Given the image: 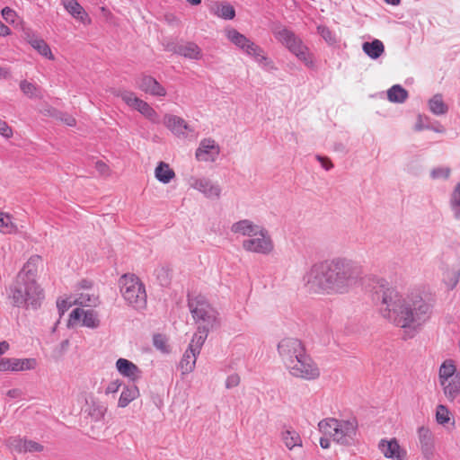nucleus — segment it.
Here are the masks:
<instances>
[{
	"label": "nucleus",
	"mask_w": 460,
	"mask_h": 460,
	"mask_svg": "<svg viewBox=\"0 0 460 460\" xmlns=\"http://www.w3.org/2000/svg\"><path fill=\"white\" fill-rule=\"evenodd\" d=\"M373 296L382 315L411 336L429 318L430 306L420 296L402 295L384 279L374 287Z\"/></svg>",
	"instance_id": "nucleus-1"
},
{
	"label": "nucleus",
	"mask_w": 460,
	"mask_h": 460,
	"mask_svg": "<svg viewBox=\"0 0 460 460\" xmlns=\"http://www.w3.org/2000/svg\"><path fill=\"white\" fill-rule=\"evenodd\" d=\"M360 269L352 260L335 257L313 264L303 277L305 287L316 294L350 292L360 280Z\"/></svg>",
	"instance_id": "nucleus-2"
},
{
	"label": "nucleus",
	"mask_w": 460,
	"mask_h": 460,
	"mask_svg": "<svg viewBox=\"0 0 460 460\" xmlns=\"http://www.w3.org/2000/svg\"><path fill=\"white\" fill-rule=\"evenodd\" d=\"M10 297L15 306L36 309L43 299V294L36 280L16 278L10 289Z\"/></svg>",
	"instance_id": "nucleus-3"
},
{
	"label": "nucleus",
	"mask_w": 460,
	"mask_h": 460,
	"mask_svg": "<svg viewBox=\"0 0 460 460\" xmlns=\"http://www.w3.org/2000/svg\"><path fill=\"white\" fill-rule=\"evenodd\" d=\"M121 296L128 305L136 310L146 307L147 295L145 285L135 274H124L119 280Z\"/></svg>",
	"instance_id": "nucleus-4"
},
{
	"label": "nucleus",
	"mask_w": 460,
	"mask_h": 460,
	"mask_svg": "<svg viewBox=\"0 0 460 460\" xmlns=\"http://www.w3.org/2000/svg\"><path fill=\"white\" fill-rule=\"evenodd\" d=\"M438 383L449 402L460 396V372L453 359L444 360L438 368Z\"/></svg>",
	"instance_id": "nucleus-5"
},
{
	"label": "nucleus",
	"mask_w": 460,
	"mask_h": 460,
	"mask_svg": "<svg viewBox=\"0 0 460 460\" xmlns=\"http://www.w3.org/2000/svg\"><path fill=\"white\" fill-rule=\"evenodd\" d=\"M189 307L199 327L215 328L218 325V314L204 296H190Z\"/></svg>",
	"instance_id": "nucleus-6"
},
{
	"label": "nucleus",
	"mask_w": 460,
	"mask_h": 460,
	"mask_svg": "<svg viewBox=\"0 0 460 460\" xmlns=\"http://www.w3.org/2000/svg\"><path fill=\"white\" fill-rule=\"evenodd\" d=\"M276 39L285 45L306 66H314V58L308 48L295 33L285 27H278L273 31Z\"/></svg>",
	"instance_id": "nucleus-7"
},
{
	"label": "nucleus",
	"mask_w": 460,
	"mask_h": 460,
	"mask_svg": "<svg viewBox=\"0 0 460 460\" xmlns=\"http://www.w3.org/2000/svg\"><path fill=\"white\" fill-rule=\"evenodd\" d=\"M290 376L296 378L313 381L319 378L321 370L306 352L286 367Z\"/></svg>",
	"instance_id": "nucleus-8"
},
{
	"label": "nucleus",
	"mask_w": 460,
	"mask_h": 460,
	"mask_svg": "<svg viewBox=\"0 0 460 460\" xmlns=\"http://www.w3.org/2000/svg\"><path fill=\"white\" fill-rule=\"evenodd\" d=\"M244 251L269 255L274 251V243L268 230L261 226L252 236L242 242Z\"/></svg>",
	"instance_id": "nucleus-9"
},
{
	"label": "nucleus",
	"mask_w": 460,
	"mask_h": 460,
	"mask_svg": "<svg viewBox=\"0 0 460 460\" xmlns=\"http://www.w3.org/2000/svg\"><path fill=\"white\" fill-rule=\"evenodd\" d=\"M278 352L285 367L306 352L303 342L294 337H285L278 344Z\"/></svg>",
	"instance_id": "nucleus-10"
},
{
	"label": "nucleus",
	"mask_w": 460,
	"mask_h": 460,
	"mask_svg": "<svg viewBox=\"0 0 460 460\" xmlns=\"http://www.w3.org/2000/svg\"><path fill=\"white\" fill-rule=\"evenodd\" d=\"M128 106L140 112L144 117L153 123H159V115L157 112L145 101L137 97L130 91H119L117 93Z\"/></svg>",
	"instance_id": "nucleus-11"
},
{
	"label": "nucleus",
	"mask_w": 460,
	"mask_h": 460,
	"mask_svg": "<svg viewBox=\"0 0 460 460\" xmlns=\"http://www.w3.org/2000/svg\"><path fill=\"white\" fill-rule=\"evenodd\" d=\"M164 125L172 135L181 139H186L194 133V128L184 119L173 114L164 116Z\"/></svg>",
	"instance_id": "nucleus-12"
},
{
	"label": "nucleus",
	"mask_w": 460,
	"mask_h": 460,
	"mask_svg": "<svg viewBox=\"0 0 460 460\" xmlns=\"http://www.w3.org/2000/svg\"><path fill=\"white\" fill-rule=\"evenodd\" d=\"M220 154V146L217 142L210 138L200 140L198 148L195 151V158L199 162H215Z\"/></svg>",
	"instance_id": "nucleus-13"
},
{
	"label": "nucleus",
	"mask_w": 460,
	"mask_h": 460,
	"mask_svg": "<svg viewBox=\"0 0 460 460\" xmlns=\"http://www.w3.org/2000/svg\"><path fill=\"white\" fill-rule=\"evenodd\" d=\"M190 188L201 192L208 199H218L221 194V188L208 178L191 176L188 180Z\"/></svg>",
	"instance_id": "nucleus-14"
},
{
	"label": "nucleus",
	"mask_w": 460,
	"mask_h": 460,
	"mask_svg": "<svg viewBox=\"0 0 460 460\" xmlns=\"http://www.w3.org/2000/svg\"><path fill=\"white\" fill-rule=\"evenodd\" d=\"M358 429V421L355 419L338 420L335 442L341 445H349L354 439Z\"/></svg>",
	"instance_id": "nucleus-15"
},
{
	"label": "nucleus",
	"mask_w": 460,
	"mask_h": 460,
	"mask_svg": "<svg viewBox=\"0 0 460 460\" xmlns=\"http://www.w3.org/2000/svg\"><path fill=\"white\" fill-rule=\"evenodd\" d=\"M419 447L424 458L429 460L435 452V441L432 431L429 427L420 426L417 429Z\"/></svg>",
	"instance_id": "nucleus-16"
},
{
	"label": "nucleus",
	"mask_w": 460,
	"mask_h": 460,
	"mask_svg": "<svg viewBox=\"0 0 460 460\" xmlns=\"http://www.w3.org/2000/svg\"><path fill=\"white\" fill-rule=\"evenodd\" d=\"M379 449L386 458L396 460L406 459V450L401 447L396 438L381 439L378 445Z\"/></svg>",
	"instance_id": "nucleus-17"
},
{
	"label": "nucleus",
	"mask_w": 460,
	"mask_h": 460,
	"mask_svg": "<svg viewBox=\"0 0 460 460\" xmlns=\"http://www.w3.org/2000/svg\"><path fill=\"white\" fill-rule=\"evenodd\" d=\"M83 317V325L88 328H97L100 325V320L96 313L93 310H84L81 308L74 309L69 316V325H74Z\"/></svg>",
	"instance_id": "nucleus-18"
},
{
	"label": "nucleus",
	"mask_w": 460,
	"mask_h": 460,
	"mask_svg": "<svg viewBox=\"0 0 460 460\" xmlns=\"http://www.w3.org/2000/svg\"><path fill=\"white\" fill-rule=\"evenodd\" d=\"M137 85L141 91L150 95L158 97L166 95L165 88L150 75H142L138 79Z\"/></svg>",
	"instance_id": "nucleus-19"
},
{
	"label": "nucleus",
	"mask_w": 460,
	"mask_h": 460,
	"mask_svg": "<svg viewBox=\"0 0 460 460\" xmlns=\"http://www.w3.org/2000/svg\"><path fill=\"white\" fill-rule=\"evenodd\" d=\"M117 371L124 377L131 381H137L141 377L142 371L128 359L120 358L116 361Z\"/></svg>",
	"instance_id": "nucleus-20"
},
{
	"label": "nucleus",
	"mask_w": 460,
	"mask_h": 460,
	"mask_svg": "<svg viewBox=\"0 0 460 460\" xmlns=\"http://www.w3.org/2000/svg\"><path fill=\"white\" fill-rule=\"evenodd\" d=\"M226 38L236 47L244 51L247 55L251 51H254L255 43L251 41L246 36L237 31L235 29H228L226 31Z\"/></svg>",
	"instance_id": "nucleus-21"
},
{
	"label": "nucleus",
	"mask_w": 460,
	"mask_h": 460,
	"mask_svg": "<svg viewBox=\"0 0 460 460\" xmlns=\"http://www.w3.org/2000/svg\"><path fill=\"white\" fill-rule=\"evenodd\" d=\"M25 40L40 55L49 60L55 59L50 47L43 39L40 38L34 33L26 32Z\"/></svg>",
	"instance_id": "nucleus-22"
},
{
	"label": "nucleus",
	"mask_w": 460,
	"mask_h": 460,
	"mask_svg": "<svg viewBox=\"0 0 460 460\" xmlns=\"http://www.w3.org/2000/svg\"><path fill=\"white\" fill-rule=\"evenodd\" d=\"M42 264V259L39 255H32L29 258L27 262L23 265L16 278L20 279H31L36 280L35 277L38 272L39 267Z\"/></svg>",
	"instance_id": "nucleus-23"
},
{
	"label": "nucleus",
	"mask_w": 460,
	"mask_h": 460,
	"mask_svg": "<svg viewBox=\"0 0 460 460\" xmlns=\"http://www.w3.org/2000/svg\"><path fill=\"white\" fill-rule=\"evenodd\" d=\"M261 226L254 224L249 219H242L231 226V232L243 236H252Z\"/></svg>",
	"instance_id": "nucleus-24"
},
{
	"label": "nucleus",
	"mask_w": 460,
	"mask_h": 460,
	"mask_svg": "<svg viewBox=\"0 0 460 460\" xmlns=\"http://www.w3.org/2000/svg\"><path fill=\"white\" fill-rule=\"evenodd\" d=\"M280 438L286 447L289 450L303 447L301 436L292 428L283 429L280 433Z\"/></svg>",
	"instance_id": "nucleus-25"
},
{
	"label": "nucleus",
	"mask_w": 460,
	"mask_h": 460,
	"mask_svg": "<svg viewBox=\"0 0 460 460\" xmlns=\"http://www.w3.org/2000/svg\"><path fill=\"white\" fill-rule=\"evenodd\" d=\"M209 11L214 15L225 20H232L235 16L234 8L227 3L216 2L210 6Z\"/></svg>",
	"instance_id": "nucleus-26"
},
{
	"label": "nucleus",
	"mask_w": 460,
	"mask_h": 460,
	"mask_svg": "<svg viewBox=\"0 0 460 460\" xmlns=\"http://www.w3.org/2000/svg\"><path fill=\"white\" fill-rule=\"evenodd\" d=\"M213 328L198 327V331L194 333L188 349L190 352L199 354L201 348L208 337V332Z\"/></svg>",
	"instance_id": "nucleus-27"
},
{
	"label": "nucleus",
	"mask_w": 460,
	"mask_h": 460,
	"mask_svg": "<svg viewBox=\"0 0 460 460\" xmlns=\"http://www.w3.org/2000/svg\"><path fill=\"white\" fill-rule=\"evenodd\" d=\"M66 10L75 19L83 23H90V18L84 8L75 0H66L64 2Z\"/></svg>",
	"instance_id": "nucleus-28"
},
{
	"label": "nucleus",
	"mask_w": 460,
	"mask_h": 460,
	"mask_svg": "<svg viewBox=\"0 0 460 460\" xmlns=\"http://www.w3.org/2000/svg\"><path fill=\"white\" fill-rule=\"evenodd\" d=\"M139 394V390L136 385L124 386L118 401V407H127L131 402L136 400Z\"/></svg>",
	"instance_id": "nucleus-29"
},
{
	"label": "nucleus",
	"mask_w": 460,
	"mask_h": 460,
	"mask_svg": "<svg viewBox=\"0 0 460 460\" xmlns=\"http://www.w3.org/2000/svg\"><path fill=\"white\" fill-rule=\"evenodd\" d=\"M175 52L190 59L199 60L202 58L200 48L194 42H187L179 46Z\"/></svg>",
	"instance_id": "nucleus-30"
},
{
	"label": "nucleus",
	"mask_w": 460,
	"mask_h": 460,
	"mask_svg": "<svg viewBox=\"0 0 460 460\" xmlns=\"http://www.w3.org/2000/svg\"><path fill=\"white\" fill-rule=\"evenodd\" d=\"M199 355V354H196V352H190V349H187L179 365L182 375L190 374L194 370Z\"/></svg>",
	"instance_id": "nucleus-31"
},
{
	"label": "nucleus",
	"mask_w": 460,
	"mask_h": 460,
	"mask_svg": "<svg viewBox=\"0 0 460 460\" xmlns=\"http://www.w3.org/2000/svg\"><path fill=\"white\" fill-rule=\"evenodd\" d=\"M155 175L159 181L166 184L175 177V172L170 168L169 164L161 162L155 170Z\"/></svg>",
	"instance_id": "nucleus-32"
},
{
	"label": "nucleus",
	"mask_w": 460,
	"mask_h": 460,
	"mask_svg": "<svg viewBox=\"0 0 460 460\" xmlns=\"http://www.w3.org/2000/svg\"><path fill=\"white\" fill-rule=\"evenodd\" d=\"M362 49L364 52L373 59L378 58L385 51L384 44L379 40L363 43Z\"/></svg>",
	"instance_id": "nucleus-33"
},
{
	"label": "nucleus",
	"mask_w": 460,
	"mask_h": 460,
	"mask_svg": "<svg viewBox=\"0 0 460 460\" xmlns=\"http://www.w3.org/2000/svg\"><path fill=\"white\" fill-rule=\"evenodd\" d=\"M318 428L323 434L332 438L335 441L338 420L332 418L324 419L318 423Z\"/></svg>",
	"instance_id": "nucleus-34"
},
{
	"label": "nucleus",
	"mask_w": 460,
	"mask_h": 460,
	"mask_svg": "<svg viewBox=\"0 0 460 460\" xmlns=\"http://www.w3.org/2000/svg\"><path fill=\"white\" fill-rule=\"evenodd\" d=\"M449 207L454 218L460 220V181L455 186L450 194Z\"/></svg>",
	"instance_id": "nucleus-35"
},
{
	"label": "nucleus",
	"mask_w": 460,
	"mask_h": 460,
	"mask_svg": "<svg viewBox=\"0 0 460 460\" xmlns=\"http://www.w3.org/2000/svg\"><path fill=\"white\" fill-rule=\"evenodd\" d=\"M37 366L35 358H12V371H26L34 369Z\"/></svg>",
	"instance_id": "nucleus-36"
},
{
	"label": "nucleus",
	"mask_w": 460,
	"mask_h": 460,
	"mask_svg": "<svg viewBox=\"0 0 460 460\" xmlns=\"http://www.w3.org/2000/svg\"><path fill=\"white\" fill-rule=\"evenodd\" d=\"M430 111L435 115H443L447 112V106L444 102L441 94L434 95L429 102Z\"/></svg>",
	"instance_id": "nucleus-37"
},
{
	"label": "nucleus",
	"mask_w": 460,
	"mask_h": 460,
	"mask_svg": "<svg viewBox=\"0 0 460 460\" xmlns=\"http://www.w3.org/2000/svg\"><path fill=\"white\" fill-rule=\"evenodd\" d=\"M0 232L3 234H15L18 232V226L13 221V218L3 212H0Z\"/></svg>",
	"instance_id": "nucleus-38"
},
{
	"label": "nucleus",
	"mask_w": 460,
	"mask_h": 460,
	"mask_svg": "<svg viewBox=\"0 0 460 460\" xmlns=\"http://www.w3.org/2000/svg\"><path fill=\"white\" fill-rule=\"evenodd\" d=\"M254 49H254V51H251L249 56L253 57L255 60L262 66L270 70L276 69L274 62L267 56H265L264 51L262 50L261 48L256 45Z\"/></svg>",
	"instance_id": "nucleus-39"
},
{
	"label": "nucleus",
	"mask_w": 460,
	"mask_h": 460,
	"mask_svg": "<svg viewBox=\"0 0 460 460\" xmlns=\"http://www.w3.org/2000/svg\"><path fill=\"white\" fill-rule=\"evenodd\" d=\"M408 97L407 91L399 84L392 86L387 91V98L393 102H403Z\"/></svg>",
	"instance_id": "nucleus-40"
},
{
	"label": "nucleus",
	"mask_w": 460,
	"mask_h": 460,
	"mask_svg": "<svg viewBox=\"0 0 460 460\" xmlns=\"http://www.w3.org/2000/svg\"><path fill=\"white\" fill-rule=\"evenodd\" d=\"M25 439L20 436L10 437L5 445L12 452L24 454Z\"/></svg>",
	"instance_id": "nucleus-41"
},
{
	"label": "nucleus",
	"mask_w": 460,
	"mask_h": 460,
	"mask_svg": "<svg viewBox=\"0 0 460 460\" xmlns=\"http://www.w3.org/2000/svg\"><path fill=\"white\" fill-rule=\"evenodd\" d=\"M107 410L104 404L93 402L89 407L88 414L94 421H100L104 419Z\"/></svg>",
	"instance_id": "nucleus-42"
},
{
	"label": "nucleus",
	"mask_w": 460,
	"mask_h": 460,
	"mask_svg": "<svg viewBox=\"0 0 460 460\" xmlns=\"http://www.w3.org/2000/svg\"><path fill=\"white\" fill-rule=\"evenodd\" d=\"M451 419L452 415L448 408L444 404H438L436 408V421L439 425L445 426L449 423Z\"/></svg>",
	"instance_id": "nucleus-43"
},
{
	"label": "nucleus",
	"mask_w": 460,
	"mask_h": 460,
	"mask_svg": "<svg viewBox=\"0 0 460 460\" xmlns=\"http://www.w3.org/2000/svg\"><path fill=\"white\" fill-rule=\"evenodd\" d=\"M75 299V303L83 306L95 305L97 303V297L94 295H91L89 292H82Z\"/></svg>",
	"instance_id": "nucleus-44"
},
{
	"label": "nucleus",
	"mask_w": 460,
	"mask_h": 460,
	"mask_svg": "<svg viewBox=\"0 0 460 460\" xmlns=\"http://www.w3.org/2000/svg\"><path fill=\"white\" fill-rule=\"evenodd\" d=\"M20 88L22 92L30 98L36 97L38 95L37 86L26 80L20 83Z\"/></svg>",
	"instance_id": "nucleus-45"
},
{
	"label": "nucleus",
	"mask_w": 460,
	"mask_h": 460,
	"mask_svg": "<svg viewBox=\"0 0 460 460\" xmlns=\"http://www.w3.org/2000/svg\"><path fill=\"white\" fill-rule=\"evenodd\" d=\"M44 450V446L40 443L31 440L29 438L25 439V447H24V454L25 453H37L42 452Z\"/></svg>",
	"instance_id": "nucleus-46"
},
{
	"label": "nucleus",
	"mask_w": 460,
	"mask_h": 460,
	"mask_svg": "<svg viewBox=\"0 0 460 460\" xmlns=\"http://www.w3.org/2000/svg\"><path fill=\"white\" fill-rule=\"evenodd\" d=\"M317 31L319 34L323 37V39L329 44L336 43V37L332 32V31L326 26L320 25L317 27Z\"/></svg>",
	"instance_id": "nucleus-47"
},
{
	"label": "nucleus",
	"mask_w": 460,
	"mask_h": 460,
	"mask_svg": "<svg viewBox=\"0 0 460 460\" xmlns=\"http://www.w3.org/2000/svg\"><path fill=\"white\" fill-rule=\"evenodd\" d=\"M153 340L154 345L157 349L163 352H168L167 340L164 336L162 334H155Z\"/></svg>",
	"instance_id": "nucleus-48"
},
{
	"label": "nucleus",
	"mask_w": 460,
	"mask_h": 460,
	"mask_svg": "<svg viewBox=\"0 0 460 460\" xmlns=\"http://www.w3.org/2000/svg\"><path fill=\"white\" fill-rule=\"evenodd\" d=\"M122 385V382L119 379H115L107 384L105 386L104 393L106 395L109 394H115L119 392L120 386Z\"/></svg>",
	"instance_id": "nucleus-49"
},
{
	"label": "nucleus",
	"mask_w": 460,
	"mask_h": 460,
	"mask_svg": "<svg viewBox=\"0 0 460 460\" xmlns=\"http://www.w3.org/2000/svg\"><path fill=\"white\" fill-rule=\"evenodd\" d=\"M448 167H438L431 171L430 175L433 179H447L450 175Z\"/></svg>",
	"instance_id": "nucleus-50"
},
{
	"label": "nucleus",
	"mask_w": 460,
	"mask_h": 460,
	"mask_svg": "<svg viewBox=\"0 0 460 460\" xmlns=\"http://www.w3.org/2000/svg\"><path fill=\"white\" fill-rule=\"evenodd\" d=\"M95 169L102 176L108 177L111 175L110 167L102 161H97L95 163Z\"/></svg>",
	"instance_id": "nucleus-51"
},
{
	"label": "nucleus",
	"mask_w": 460,
	"mask_h": 460,
	"mask_svg": "<svg viewBox=\"0 0 460 460\" xmlns=\"http://www.w3.org/2000/svg\"><path fill=\"white\" fill-rule=\"evenodd\" d=\"M74 304H75V299L72 298V297H69V298H66V299L58 300V307L59 311L61 312V314H64V312L66 309H68Z\"/></svg>",
	"instance_id": "nucleus-52"
},
{
	"label": "nucleus",
	"mask_w": 460,
	"mask_h": 460,
	"mask_svg": "<svg viewBox=\"0 0 460 460\" xmlns=\"http://www.w3.org/2000/svg\"><path fill=\"white\" fill-rule=\"evenodd\" d=\"M1 13H2L3 18L6 22H14L16 13L13 9H11L10 7H4Z\"/></svg>",
	"instance_id": "nucleus-53"
},
{
	"label": "nucleus",
	"mask_w": 460,
	"mask_h": 460,
	"mask_svg": "<svg viewBox=\"0 0 460 460\" xmlns=\"http://www.w3.org/2000/svg\"><path fill=\"white\" fill-rule=\"evenodd\" d=\"M0 134L4 137H11L13 135L12 128L7 125V123L0 119Z\"/></svg>",
	"instance_id": "nucleus-54"
},
{
	"label": "nucleus",
	"mask_w": 460,
	"mask_h": 460,
	"mask_svg": "<svg viewBox=\"0 0 460 460\" xmlns=\"http://www.w3.org/2000/svg\"><path fill=\"white\" fill-rule=\"evenodd\" d=\"M12 358H3L0 359V371H12Z\"/></svg>",
	"instance_id": "nucleus-55"
},
{
	"label": "nucleus",
	"mask_w": 460,
	"mask_h": 460,
	"mask_svg": "<svg viewBox=\"0 0 460 460\" xmlns=\"http://www.w3.org/2000/svg\"><path fill=\"white\" fill-rule=\"evenodd\" d=\"M240 378L236 375H233L227 377L226 386V388H233L239 385Z\"/></svg>",
	"instance_id": "nucleus-56"
},
{
	"label": "nucleus",
	"mask_w": 460,
	"mask_h": 460,
	"mask_svg": "<svg viewBox=\"0 0 460 460\" xmlns=\"http://www.w3.org/2000/svg\"><path fill=\"white\" fill-rule=\"evenodd\" d=\"M59 119L61 121H63L67 126H70V127L75 126V123H76L75 119L71 115L61 114Z\"/></svg>",
	"instance_id": "nucleus-57"
},
{
	"label": "nucleus",
	"mask_w": 460,
	"mask_h": 460,
	"mask_svg": "<svg viewBox=\"0 0 460 460\" xmlns=\"http://www.w3.org/2000/svg\"><path fill=\"white\" fill-rule=\"evenodd\" d=\"M100 13H101L102 17L106 22H112L113 14L108 8H106L104 6L100 7Z\"/></svg>",
	"instance_id": "nucleus-58"
},
{
	"label": "nucleus",
	"mask_w": 460,
	"mask_h": 460,
	"mask_svg": "<svg viewBox=\"0 0 460 460\" xmlns=\"http://www.w3.org/2000/svg\"><path fill=\"white\" fill-rule=\"evenodd\" d=\"M318 161L320 162L321 165L325 170H330L333 167L332 163L326 157L317 156Z\"/></svg>",
	"instance_id": "nucleus-59"
},
{
	"label": "nucleus",
	"mask_w": 460,
	"mask_h": 460,
	"mask_svg": "<svg viewBox=\"0 0 460 460\" xmlns=\"http://www.w3.org/2000/svg\"><path fill=\"white\" fill-rule=\"evenodd\" d=\"M10 69L8 67H0V79H8L10 77Z\"/></svg>",
	"instance_id": "nucleus-60"
},
{
	"label": "nucleus",
	"mask_w": 460,
	"mask_h": 460,
	"mask_svg": "<svg viewBox=\"0 0 460 460\" xmlns=\"http://www.w3.org/2000/svg\"><path fill=\"white\" fill-rule=\"evenodd\" d=\"M11 34V30L0 22V36H7Z\"/></svg>",
	"instance_id": "nucleus-61"
},
{
	"label": "nucleus",
	"mask_w": 460,
	"mask_h": 460,
	"mask_svg": "<svg viewBox=\"0 0 460 460\" xmlns=\"http://www.w3.org/2000/svg\"><path fill=\"white\" fill-rule=\"evenodd\" d=\"M10 348V345L7 341H4L0 342V357L4 355Z\"/></svg>",
	"instance_id": "nucleus-62"
},
{
	"label": "nucleus",
	"mask_w": 460,
	"mask_h": 460,
	"mask_svg": "<svg viewBox=\"0 0 460 460\" xmlns=\"http://www.w3.org/2000/svg\"><path fill=\"white\" fill-rule=\"evenodd\" d=\"M22 392L19 389H12L7 392V395L11 398H16L21 395Z\"/></svg>",
	"instance_id": "nucleus-63"
},
{
	"label": "nucleus",
	"mask_w": 460,
	"mask_h": 460,
	"mask_svg": "<svg viewBox=\"0 0 460 460\" xmlns=\"http://www.w3.org/2000/svg\"><path fill=\"white\" fill-rule=\"evenodd\" d=\"M330 440L329 438H320V446L326 449V448H329L330 447Z\"/></svg>",
	"instance_id": "nucleus-64"
}]
</instances>
